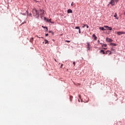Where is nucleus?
I'll return each mask as SVG.
<instances>
[{
    "label": "nucleus",
    "mask_w": 125,
    "mask_h": 125,
    "mask_svg": "<svg viewBox=\"0 0 125 125\" xmlns=\"http://www.w3.org/2000/svg\"><path fill=\"white\" fill-rule=\"evenodd\" d=\"M116 0L117 2L119 1V0Z\"/></svg>",
    "instance_id": "nucleus-36"
},
{
    "label": "nucleus",
    "mask_w": 125,
    "mask_h": 125,
    "mask_svg": "<svg viewBox=\"0 0 125 125\" xmlns=\"http://www.w3.org/2000/svg\"><path fill=\"white\" fill-rule=\"evenodd\" d=\"M85 27V26H84V24L83 26H82V28H84Z\"/></svg>",
    "instance_id": "nucleus-31"
},
{
    "label": "nucleus",
    "mask_w": 125,
    "mask_h": 125,
    "mask_svg": "<svg viewBox=\"0 0 125 125\" xmlns=\"http://www.w3.org/2000/svg\"><path fill=\"white\" fill-rule=\"evenodd\" d=\"M51 19L47 20V22H51Z\"/></svg>",
    "instance_id": "nucleus-25"
},
{
    "label": "nucleus",
    "mask_w": 125,
    "mask_h": 125,
    "mask_svg": "<svg viewBox=\"0 0 125 125\" xmlns=\"http://www.w3.org/2000/svg\"><path fill=\"white\" fill-rule=\"evenodd\" d=\"M93 38H95L96 36H95V34H93Z\"/></svg>",
    "instance_id": "nucleus-28"
},
{
    "label": "nucleus",
    "mask_w": 125,
    "mask_h": 125,
    "mask_svg": "<svg viewBox=\"0 0 125 125\" xmlns=\"http://www.w3.org/2000/svg\"><path fill=\"white\" fill-rule=\"evenodd\" d=\"M110 50H111L112 53H115V52H116V50L114 49V47H111Z\"/></svg>",
    "instance_id": "nucleus-8"
},
{
    "label": "nucleus",
    "mask_w": 125,
    "mask_h": 125,
    "mask_svg": "<svg viewBox=\"0 0 125 125\" xmlns=\"http://www.w3.org/2000/svg\"><path fill=\"white\" fill-rule=\"evenodd\" d=\"M111 53H112V52H111V51H109V50L106 51V53H105L106 54H108V55H110V54H111Z\"/></svg>",
    "instance_id": "nucleus-9"
},
{
    "label": "nucleus",
    "mask_w": 125,
    "mask_h": 125,
    "mask_svg": "<svg viewBox=\"0 0 125 125\" xmlns=\"http://www.w3.org/2000/svg\"><path fill=\"white\" fill-rule=\"evenodd\" d=\"M104 28H106L107 30H109V31H112V27H109L108 26H104Z\"/></svg>",
    "instance_id": "nucleus-6"
},
{
    "label": "nucleus",
    "mask_w": 125,
    "mask_h": 125,
    "mask_svg": "<svg viewBox=\"0 0 125 125\" xmlns=\"http://www.w3.org/2000/svg\"><path fill=\"white\" fill-rule=\"evenodd\" d=\"M114 17H115V18H116V19H117V20L119 19V18H117V13H115L114 14Z\"/></svg>",
    "instance_id": "nucleus-16"
},
{
    "label": "nucleus",
    "mask_w": 125,
    "mask_h": 125,
    "mask_svg": "<svg viewBox=\"0 0 125 125\" xmlns=\"http://www.w3.org/2000/svg\"><path fill=\"white\" fill-rule=\"evenodd\" d=\"M42 39H43V37H42Z\"/></svg>",
    "instance_id": "nucleus-40"
},
{
    "label": "nucleus",
    "mask_w": 125,
    "mask_h": 125,
    "mask_svg": "<svg viewBox=\"0 0 125 125\" xmlns=\"http://www.w3.org/2000/svg\"><path fill=\"white\" fill-rule=\"evenodd\" d=\"M47 36H48V34H45V37H47Z\"/></svg>",
    "instance_id": "nucleus-30"
},
{
    "label": "nucleus",
    "mask_w": 125,
    "mask_h": 125,
    "mask_svg": "<svg viewBox=\"0 0 125 125\" xmlns=\"http://www.w3.org/2000/svg\"><path fill=\"white\" fill-rule=\"evenodd\" d=\"M79 97L80 99L81 100V102H83V100L82 99V97L81 96V95H79Z\"/></svg>",
    "instance_id": "nucleus-19"
},
{
    "label": "nucleus",
    "mask_w": 125,
    "mask_h": 125,
    "mask_svg": "<svg viewBox=\"0 0 125 125\" xmlns=\"http://www.w3.org/2000/svg\"><path fill=\"white\" fill-rule=\"evenodd\" d=\"M124 15H125V12H124Z\"/></svg>",
    "instance_id": "nucleus-37"
},
{
    "label": "nucleus",
    "mask_w": 125,
    "mask_h": 125,
    "mask_svg": "<svg viewBox=\"0 0 125 125\" xmlns=\"http://www.w3.org/2000/svg\"><path fill=\"white\" fill-rule=\"evenodd\" d=\"M67 13H73V11L69 9L67 10Z\"/></svg>",
    "instance_id": "nucleus-10"
},
{
    "label": "nucleus",
    "mask_w": 125,
    "mask_h": 125,
    "mask_svg": "<svg viewBox=\"0 0 125 125\" xmlns=\"http://www.w3.org/2000/svg\"><path fill=\"white\" fill-rule=\"evenodd\" d=\"M94 40H97V37L96 36L95 37H94Z\"/></svg>",
    "instance_id": "nucleus-27"
},
{
    "label": "nucleus",
    "mask_w": 125,
    "mask_h": 125,
    "mask_svg": "<svg viewBox=\"0 0 125 125\" xmlns=\"http://www.w3.org/2000/svg\"><path fill=\"white\" fill-rule=\"evenodd\" d=\"M24 23H26V22H22V24H24Z\"/></svg>",
    "instance_id": "nucleus-35"
},
{
    "label": "nucleus",
    "mask_w": 125,
    "mask_h": 125,
    "mask_svg": "<svg viewBox=\"0 0 125 125\" xmlns=\"http://www.w3.org/2000/svg\"><path fill=\"white\" fill-rule=\"evenodd\" d=\"M54 60L56 62H57V61H56V59H54Z\"/></svg>",
    "instance_id": "nucleus-32"
},
{
    "label": "nucleus",
    "mask_w": 125,
    "mask_h": 125,
    "mask_svg": "<svg viewBox=\"0 0 125 125\" xmlns=\"http://www.w3.org/2000/svg\"><path fill=\"white\" fill-rule=\"evenodd\" d=\"M103 47H106L107 46V44H104L103 45H102Z\"/></svg>",
    "instance_id": "nucleus-20"
},
{
    "label": "nucleus",
    "mask_w": 125,
    "mask_h": 125,
    "mask_svg": "<svg viewBox=\"0 0 125 125\" xmlns=\"http://www.w3.org/2000/svg\"><path fill=\"white\" fill-rule=\"evenodd\" d=\"M106 40L107 42H113V40L110 38H106Z\"/></svg>",
    "instance_id": "nucleus-7"
},
{
    "label": "nucleus",
    "mask_w": 125,
    "mask_h": 125,
    "mask_svg": "<svg viewBox=\"0 0 125 125\" xmlns=\"http://www.w3.org/2000/svg\"><path fill=\"white\" fill-rule=\"evenodd\" d=\"M32 13L34 16H35L36 18H39V17H40V12L37 10V9H33Z\"/></svg>",
    "instance_id": "nucleus-1"
},
{
    "label": "nucleus",
    "mask_w": 125,
    "mask_h": 125,
    "mask_svg": "<svg viewBox=\"0 0 125 125\" xmlns=\"http://www.w3.org/2000/svg\"><path fill=\"white\" fill-rule=\"evenodd\" d=\"M62 66H63V64H62L61 67L62 68Z\"/></svg>",
    "instance_id": "nucleus-33"
},
{
    "label": "nucleus",
    "mask_w": 125,
    "mask_h": 125,
    "mask_svg": "<svg viewBox=\"0 0 125 125\" xmlns=\"http://www.w3.org/2000/svg\"><path fill=\"white\" fill-rule=\"evenodd\" d=\"M42 28H44L45 29V31H46V32H47V31L48 30V29H47V27H44L43 26H42Z\"/></svg>",
    "instance_id": "nucleus-15"
},
{
    "label": "nucleus",
    "mask_w": 125,
    "mask_h": 125,
    "mask_svg": "<svg viewBox=\"0 0 125 125\" xmlns=\"http://www.w3.org/2000/svg\"><path fill=\"white\" fill-rule=\"evenodd\" d=\"M110 44L111 45H113V46H116V45H117V44H116L115 43H110Z\"/></svg>",
    "instance_id": "nucleus-17"
},
{
    "label": "nucleus",
    "mask_w": 125,
    "mask_h": 125,
    "mask_svg": "<svg viewBox=\"0 0 125 125\" xmlns=\"http://www.w3.org/2000/svg\"><path fill=\"white\" fill-rule=\"evenodd\" d=\"M99 29L101 31H105V30H106L104 27H99Z\"/></svg>",
    "instance_id": "nucleus-11"
},
{
    "label": "nucleus",
    "mask_w": 125,
    "mask_h": 125,
    "mask_svg": "<svg viewBox=\"0 0 125 125\" xmlns=\"http://www.w3.org/2000/svg\"><path fill=\"white\" fill-rule=\"evenodd\" d=\"M33 41H34V38H31L30 39V42H33Z\"/></svg>",
    "instance_id": "nucleus-14"
},
{
    "label": "nucleus",
    "mask_w": 125,
    "mask_h": 125,
    "mask_svg": "<svg viewBox=\"0 0 125 125\" xmlns=\"http://www.w3.org/2000/svg\"><path fill=\"white\" fill-rule=\"evenodd\" d=\"M117 35H118V36H121V35H123V34H125V32L119 31V32H117Z\"/></svg>",
    "instance_id": "nucleus-5"
},
{
    "label": "nucleus",
    "mask_w": 125,
    "mask_h": 125,
    "mask_svg": "<svg viewBox=\"0 0 125 125\" xmlns=\"http://www.w3.org/2000/svg\"><path fill=\"white\" fill-rule=\"evenodd\" d=\"M79 34H81V29L79 30Z\"/></svg>",
    "instance_id": "nucleus-29"
},
{
    "label": "nucleus",
    "mask_w": 125,
    "mask_h": 125,
    "mask_svg": "<svg viewBox=\"0 0 125 125\" xmlns=\"http://www.w3.org/2000/svg\"><path fill=\"white\" fill-rule=\"evenodd\" d=\"M104 49L106 50V49H107V48H104Z\"/></svg>",
    "instance_id": "nucleus-34"
},
{
    "label": "nucleus",
    "mask_w": 125,
    "mask_h": 125,
    "mask_svg": "<svg viewBox=\"0 0 125 125\" xmlns=\"http://www.w3.org/2000/svg\"><path fill=\"white\" fill-rule=\"evenodd\" d=\"M74 4H75V3H74V2H72L71 3V6H74Z\"/></svg>",
    "instance_id": "nucleus-23"
},
{
    "label": "nucleus",
    "mask_w": 125,
    "mask_h": 125,
    "mask_svg": "<svg viewBox=\"0 0 125 125\" xmlns=\"http://www.w3.org/2000/svg\"><path fill=\"white\" fill-rule=\"evenodd\" d=\"M115 1H116V0H111L109 4H111V5H115Z\"/></svg>",
    "instance_id": "nucleus-4"
},
{
    "label": "nucleus",
    "mask_w": 125,
    "mask_h": 125,
    "mask_svg": "<svg viewBox=\"0 0 125 125\" xmlns=\"http://www.w3.org/2000/svg\"><path fill=\"white\" fill-rule=\"evenodd\" d=\"M86 48H87V50H88L89 51H90V50H91V45H90V43H89V42H86Z\"/></svg>",
    "instance_id": "nucleus-2"
},
{
    "label": "nucleus",
    "mask_w": 125,
    "mask_h": 125,
    "mask_svg": "<svg viewBox=\"0 0 125 125\" xmlns=\"http://www.w3.org/2000/svg\"><path fill=\"white\" fill-rule=\"evenodd\" d=\"M75 29H77V30H79V29H80L81 28H80V27H79V26H76V27H75Z\"/></svg>",
    "instance_id": "nucleus-21"
},
{
    "label": "nucleus",
    "mask_w": 125,
    "mask_h": 125,
    "mask_svg": "<svg viewBox=\"0 0 125 125\" xmlns=\"http://www.w3.org/2000/svg\"><path fill=\"white\" fill-rule=\"evenodd\" d=\"M44 41H45V44L49 43V42H48V41H47V40L45 39Z\"/></svg>",
    "instance_id": "nucleus-13"
},
{
    "label": "nucleus",
    "mask_w": 125,
    "mask_h": 125,
    "mask_svg": "<svg viewBox=\"0 0 125 125\" xmlns=\"http://www.w3.org/2000/svg\"><path fill=\"white\" fill-rule=\"evenodd\" d=\"M100 53H102L103 54H105V52H104V50H101L100 51Z\"/></svg>",
    "instance_id": "nucleus-12"
},
{
    "label": "nucleus",
    "mask_w": 125,
    "mask_h": 125,
    "mask_svg": "<svg viewBox=\"0 0 125 125\" xmlns=\"http://www.w3.org/2000/svg\"><path fill=\"white\" fill-rule=\"evenodd\" d=\"M84 26L85 27H86L87 29H88V26L87 25V24H84Z\"/></svg>",
    "instance_id": "nucleus-22"
},
{
    "label": "nucleus",
    "mask_w": 125,
    "mask_h": 125,
    "mask_svg": "<svg viewBox=\"0 0 125 125\" xmlns=\"http://www.w3.org/2000/svg\"><path fill=\"white\" fill-rule=\"evenodd\" d=\"M49 33H51V31H49Z\"/></svg>",
    "instance_id": "nucleus-38"
},
{
    "label": "nucleus",
    "mask_w": 125,
    "mask_h": 125,
    "mask_svg": "<svg viewBox=\"0 0 125 125\" xmlns=\"http://www.w3.org/2000/svg\"><path fill=\"white\" fill-rule=\"evenodd\" d=\"M73 64L74 66H75L76 65V62H73Z\"/></svg>",
    "instance_id": "nucleus-26"
},
{
    "label": "nucleus",
    "mask_w": 125,
    "mask_h": 125,
    "mask_svg": "<svg viewBox=\"0 0 125 125\" xmlns=\"http://www.w3.org/2000/svg\"><path fill=\"white\" fill-rule=\"evenodd\" d=\"M69 99H70V101H72V100L73 99V96H70Z\"/></svg>",
    "instance_id": "nucleus-18"
},
{
    "label": "nucleus",
    "mask_w": 125,
    "mask_h": 125,
    "mask_svg": "<svg viewBox=\"0 0 125 125\" xmlns=\"http://www.w3.org/2000/svg\"><path fill=\"white\" fill-rule=\"evenodd\" d=\"M79 102H80V100H78Z\"/></svg>",
    "instance_id": "nucleus-39"
},
{
    "label": "nucleus",
    "mask_w": 125,
    "mask_h": 125,
    "mask_svg": "<svg viewBox=\"0 0 125 125\" xmlns=\"http://www.w3.org/2000/svg\"><path fill=\"white\" fill-rule=\"evenodd\" d=\"M65 42H71V41H68V40H66Z\"/></svg>",
    "instance_id": "nucleus-24"
},
{
    "label": "nucleus",
    "mask_w": 125,
    "mask_h": 125,
    "mask_svg": "<svg viewBox=\"0 0 125 125\" xmlns=\"http://www.w3.org/2000/svg\"><path fill=\"white\" fill-rule=\"evenodd\" d=\"M40 11L41 12L40 15L42 18V17H43V16H44V10L43 9H40Z\"/></svg>",
    "instance_id": "nucleus-3"
}]
</instances>
